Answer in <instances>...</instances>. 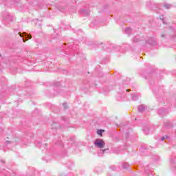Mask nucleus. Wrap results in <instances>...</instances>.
<instances>
[{"label":"nucleus","mask_w":176,"mask_h":176,"mask_svg":"<svg viewBox=\"0 0 176 176\" xmlns=\"http://www.w3.org/2000/svg\"><path fill=\"white\" fill-rule=\"evenodd\" d=\"M133 43H139L140 46H146L147 41L144 39H140V36H135L133 40Z\"/></svg>","instance_id":"obj_1"},{"label":"nucleus","mask_w":176,"mask_h":176,"mask_svg":"<svg viewBox=\"0 0 176 176\" xmlns=\"http://www.w3.org/2000/svg\"><path fill=\"white\" fill-rule=\"evenodd\" d=\"M94 144L96 148H99L100 149H102L105 146V142L101 139H96Z\"/></svg>","instance_id":"obj_2"},{"label":"nucleus","mask_w":176,"mask_h":176,"mask_svg":"<svg viewBox=\"0 0 176 176\" xmlns=\"http://www.w3.org/2000/svg\"><path fill=\"white\" fill-rule=\"evenodd\" d=\"M19 36L22 38L23 42H25L26 41H28V39H31V38H32L31 34H28L27 33H23V34L19 33Z\"/></svg>","instance_id":"obj_3"},{"label":"nucleus","mask_w":176,"mask_h":176,"mask_svg":"<svg viewBox=\"0 0 176 176\" xmlns=\"http://www.w3.org/2000/svg\"><path fill=\"white\" fill-rule=\"evenodd\" d=\"M4 19H6L4 24H6V21H13V16L9 12H5Z\"/></svg>","instance_id":"obj_4"},{"label":"nucleus","mask_w":176,"mask_h":176,"mask_svg":"<svg viewBox=\"0 0 176 176\" xmlns=\"http://www.w3.org/2000/svg\"><path fill=\"white\" fill-rule=\"evenodd\" d=\"M145 109H146V106H145V104L139 105L138 107V112H140L141 113H142V112H144V111H145Z\"/></svg>","instance_id":"obj_5"},{"label":"nucleus","mask_w":176,"mask_h":176,"mask_svg":"<svg viewBox=\"0 0 176 176\" xmlns=\"http://www.w3.org/2000/svg\"><path fill=\"white\" fill-rule=\"evenodd\" d=\"M80 13H81V14L85 16V17H87V16H89V14H90V11L88 10H82Z\"/></svg>","instance_id":"obj_6"},{"label":"nucleus","mask_w":176,"mask_h":176,"mask_svg":"<svg viewBox=\"0 0 176 176\" xmlns=\"http://www.w3.org/2000/svg\"><path fill=\"white\" fill-rule=\"evenodd\" d=\"M125 34H127V35L130 36V35H131V29L130 28H126L125 29Z\"/></svg>","instance_id":"obj_7"},{"label":"nucleus","mask_w":176,"mask_h":176,"mask_svg":"<svg viewBox=\"0 0 176 176\" xmlns=\"http://www.w3.org/2000/svg\"><path fill=\"white\" fill-rule=\"evenodd\" d=\"M132 100L133 101H137L138 100V96L135 94H132Z\"/></svg>","instance_id":"obj_8"},{"label":"nucleus","mask_w":176,"mask_h":176,"mask_svg":"<svg viewBox=\"0 0 176 176\" xmlns=\"http://www.w3.org/2000/svg\"><path fill=\"white\" fill-rule=\"evenodd\" d=\"M164 114V109H158V115L162 116Z\"/></svg>","instance_id":"obj_9"},{"label":"nucleus","mask_w":176,"mask_h":176,"mask_svg":"<svg viewBox=\"0 0 176 176\" xmlns=\"http://www.w3.org/2000/svg\"><path fill=\"white\" fill-rule=\"evenodd\" d=\"M45 145L46 144H42V142H37V144H36V146L38 147V148H41V146H45Z\"/></svg>","instance_id":"obj_10"},{"label":"nucleus","mask_w":176,"mask_h":176,"mask_svg":"<svg viewBox=\"0 0 176 176\" xmlns=\"http://www.w3.org/2000/svg\"><path fill=\"white\" fill-rule=\"evenodd\" d=\"M104 130H102V129H98V131H97V134H98V135H102V133H104Z\"/></svg>","instance_id":"obj_11"},{"label":"nucleus","mask_w":176,"mask_h":176,"mask_svg":"<svg viewBox=\"0 0 176 176\" xmlns=\"http://www.w3.org/2000/svg\"><path fill=\"white\" fill-rule=\"evenodd\" d=\"M143 131H144V134H146V135H148V134H149L148 129H143Z\"/></svg>","instance_id":"obj_12"},{"label":"nucleus","mask_w":176,"mask_h":176,"mask_svg":"<svg viewBox=\"0 0 176 176\" xmlns=\"http://www.w3.org/2000/svg\"><path fill=\"white\" fill-rule=\"evenodd\" d=\"M122 168H129V164L127 163H123Z\"/></svg>","instance_id":"obj_13"},{"label":"nucleus","mask_w":176,"mask_h":176,"mask_svg":"<svg viewBox=\"0 0 176 176\" xmlns=\"http://www.w3.org/2000/svg\"><path fill=\"white\" fill-rule=\"evenodd\" d=\"M164 6L166 8V9H170V8H171V5L167 3L164 4Z\"/></svg>","instance_id":"obj_14"},{"label":"nucleus","mask_w":176,"mask_h":176,"mask_svg":"<svg viewBox=\"0 0 176 176\" xmlns=\"http://www.w3.org/2000/svg\"><path fill=\"white\" fill-rule=\"evenodd\" d=\"M61 83L60 82H54V86H56V87H58V86H60Z\"/></svg>","instance_id":"obj_15"},{"label":"nucleus","mask_w":176,"mask_h":176,"mask_svg":"<svg viewBox=\"0 0 176 176\" xmlns=\"http://www.w3.org/2000/svg\"><path fill=\"white\" fill-rule=\"evenodd\" d=\"M164 126L165 127H170V126H171V123L167 122H164Z\"/></svg>","instance_id":"obj_16"},{"label":"nucleus","mask_w":176,"mask_h":176,"mask_svg":"<svg viewBox=\"0 0 176 176\" xmlns=\"http://www.w3.org/2000/svg\"><path fill=\"white\" fill-rule=\"evenodd\" d=\"M168 138V136L165 135L161 138L160 141H164V140H167Z\"/></svg>","instance_id":"obj_17"},{"label":"nucleus","mask_w":176,"mask_h":176,"mask_svg":"<svg viewBox=\"0 0 176 176\" xmlns=\"http://www.w3.org/2000/svg\"><path fill=\"white\" fill-rule=\"evenodd\" d=\"M63 106L64 107L65 109H68V105L67 104V102H64Z\"/></svg>","instance_id":"obj_18"},{"label":"nucleus","mask_w":176,"mask_h":176,"mask_svg":"<svg viewBox=\"0 0 176 176\" xmlns=\"http://www.w3.org/2000/svg\"><path fill=\"white\" fill-rule=\"evenodd\" d=\"M107 151H109V148H105L104 150H101L102 153H105V152H107Z\"/></svg>","instance_id":"obj_19"},{"label":"nucleus","mask_w":176,"mask_h":176,"mask_svg":"<svg viewBox=\"0 0 176 176\" xmlns=\"http://www.w3.org/2000/svg\"><path fill=\"white\" fill-rule=\"evenodd\" d=\"M56 145H61V141L58 140L57 142H55Z\"/></svg>","instance_id":"obj_20"},{"label":"nucleus","mask_w":176,"mask_h":176,"mask_svg":"<svg viewBox=\"0 0 176 176\" xmlns=\"http://www.w3.org/2000/svg\"><path fill=\"white\" fill-rule=\"evenodd\" d=\"M118 101H122V96H118Z\"/></svg>","instance_id":"obj_21"},{"label":"nucleus","mask_w":176,"mask_h":176,"mask_svg":"<svg viewBox=\"0 0 176 176\" xmlns=\"http://www.w3.org/2000/svg\"><path fill=\"white\" fill-rule=\"evenodd\" d=\"M161 38H166V34H161Z\"/></svg>","instance_id":"obj_22"},{"label":"nucleus","mask_w":176,"mask_h":176,"mask_svg":"<svg viewBox=\"0 0 176 176\" xmlns=\"http://www.w3.org/2000/svg\"><path fill=\"white\" fill-rule=\"evenodd\" d=\"M152 75L151 74H148L147 77H145L146 79H149V77Z\"/></svg>","instance_id":"obj_23"},{"label":"nucleus","mask_w":176,"mask_h":176,"mask_svg":"<svg viewBox=\"0 0 176 176\" xmlns=\"http://www.w3.org/2000/svg\"><path fill=\"white\" fill-rule=\"evenodd\" d=\"M160 20H162V21L164 20V18L163 17V15L160 16Z\"/></svg>","instance_id":"obj_24"},{"label":"nucleus","mask_w":176,"mask_h":176,"mask_svg":"<svg viewBox=\"0 0 176 176\" xmlns=\"http://www.w3.org/2000/svg\"><path fill=\"white\" fill-rule=\"evenodd\" d=\"M62 120H64L65 122L67 121V118H65V117H62Z\"/></svg>","instance_id":"obj_25"},{"label":"nucleus","mask_w":176,"mask_h":176,"mask_svg":"<svg viewBox=\"0 0 176 176\" xmlns=\"http://www.w3.org/2000/svg\"><path fill=\"white\" fill-rule=\"evenodd\" d=\"M170 164H174V160L173 159H170Z\"/></svg>","instance_id":"obj_26"},{"label":"nucleus","mask_w":176,"mask_h":176,"mask_svg":"<svg viewBox=\"0 0 176 176\" xmlns=\"http://www.w3.org/2000/svg\"><path fill=\"white\" fill-rule=\"evenodd\" d=\"M1 163H3V164H5V161L3 160H0Z\"/></svg>","instance_id":"obj_27"},{"label":"nucleus","mask_w":176,"mask_h":176,"mask_svg":"<svg viewBox=\"0 0 176 176\" xmlns=\"http://www.w3.org/2000/svg\"><path fill=\"white\" fill-rule=\"evenodd\" d=\"M126 91H127V92H129V91H131V89H126Z\"/></svg>","instance_id":"obj_28"},{"label":"nucleus","mask_w":176,"mask_h":176,"mask_svg":"<svg viewBox=\"0 0 176 176\" xmlns=\"http://www.w3.org/2000/svg\"><path fill=\"white\" fill-rule=\"evenodd\" d=\"M59 127H60V125L58 124V126H56V129L59 128Z\"/></svg>","instance_id":"obj_29"},{"label":"nucleus","mask_w":176,"mask_h":176,"mask_svg":"<svg viewBox=\"0 0 176 176\" xmlns=\"http://www.w3.org/2000/svg\"><path fill=\"white\" fill-rule=\"evenodd\" d=\"M70 140H71L72 141H74V138H72Z\"/></svg>","instance_id":"obj_30"},{"label":"nucleus","mask_w":176,"mask_h":176,"mask_svg":"<svg viewBox=\"0 0 176 176\" xmlns=\"http://www.w3.org/2000/svg\"><path fill=\"white\" fill-rule=\"evenodd\" d=\"M144 149H148L146 147H143Z\"/></svg>","instance_id":"obj_31"},{"label":"nucleus","mask_w":176,"mask_h":176,"mask_svg":"<svg viewBox=\"0 0 176 176\" xmlns=\"http://www.w3.org/2000/svg\"><path fill=\"white\" fill-rule=\"evenodd\" d=\"M54 124H52V127H54Z\"/></svg>","instance_id":"obj_32"},{"label":"nucleus","mask_w":176,"mask_h":176,"mask_svg":"<svg viewBox=\"0 0 176 176\" xmlns=\"http://www.w3.org/2000/svg\"><path fill=\"white\" fill-rule=\"evenodd\" d=\"M122 97H124V94L122 95Z\"/></svg>","instance_id":"obj_33"},{"label":"nucleus","mask_w":176,"mask_h":176,"mask_svg":"<svg viewBox=\"0 0 176 176\" xmlns=\"http://www.w3.org/2000/svg\"><path fill=\"white\" fill-rule=\"evenodd\" d=\"M164 24H166V22L164 21Z\"/></svg>","instance_id":"obj_34"},{"label":"nucleus","mask_w":176,"mask_h":176,"mask_svg":"<svg viewBox=\"0 0 176 176\" xmlns=\"http://www.w3.org/2000/svg\"><path fill=\"white\" fill-rule=\"evenodd\" d=\"M110 168H113L112 166H111Z\"/></svg>","instance_id":"obj_35"}]
</instances>
